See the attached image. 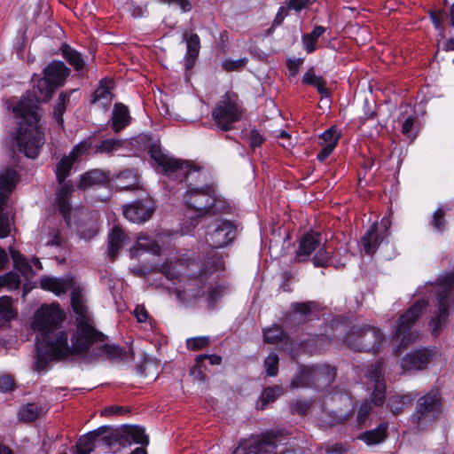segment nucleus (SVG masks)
Segmentation results:
<instances>
[{
    "label": "nucleus",
    "instance_id": "1",
    "mask_svg": "<svg viewBox=\"0 0 454 454\" xmlns=\"http://www.w3.org/2000/svg\"><path fill=\"white\" fill-rule=\"evenodd\" d=\"M106 336L95 327L92 317L79 318L70 338L65 331H59L48 341L51 356L58 359H66L74 356H85L90 348H97L106 341Z\"/></svg>",
    "mask_w": 454,
    "mask_h": 454
},
{
    "label": "nucleus",
    "instance_id": "2",
    "mask_svg": "<svg viewBox=\"0 0 454 454\" xmlns=\"http://www.w3.org/2000/svg\"><path fill=\"white\" fill-rule=\"evenodd\" d=\"M65 317L58 304L42 306L35 315L33 328L40 333L41 339L38 340V347L51 356V348L48 341L53 335H56L58 326L62 323Z\"/></svg>",
    "mask_w": 454,
    "mask_h": 454
},
{
    "label": "nucleus",
    "instance_id": "3",
    "mask_svg": "<svg viewBox=\"0 0 454 454\" xmlns=\"http://www.w3.org/2000/svg\"><path fill=\"white\" fill-rule=\"evenodd\" d=\"M16 140L19 151L27 158L35 159L38 156L44 144V135L38 124L40 116L33 119L31 116H20Z\"/></svg>",
    "mask_w": 454,
    "mask_h": 454
},
{
    "label": "nucleus",
    "instance_id": "4",
    "mask_svg": "<svg viewBox=\"0 0 454 454\" xmlns=\"http://www.w3.org/2000/svg\"><path fill=\"white\" fill-rule=\"evenodd\" d=\"M55 87L45 77L38 78L31 91H28L13 107L18 116H40L38 104L47 102L53 95Z\"/></svg>",
    "mask_w": 454,
    "mask_h": 454
},
{
    "label": "nucleus",
    "instance_id": "5",
    "mask_svg": "<svg viewBox=\"0 0 454 454\" xmlns=\"http://www.w3.org/2000/svg\"><path fill=\"white\" fill-rule=\"evenodd\" d=\"M185 203L188 208L194 210L195 215H191L192 218L214 215L224 207V202L217 198L212 186L188 190Z\"/></svg>",
    "mask_w": 454,
    "mask_h": 454
},
{
    "label": "nucleus",
    "instance_id": "6",
    "mask_svg": "<svg viewBox=\"0 0 454 454\" xmlns=\"http://www.w3.org/2000/svg\"><path fill=\"white\" fill-rule=\"evenodd\" d=\"M442 407L441 398L437 391H430L419 397L416 408L410 417L414 429L427 430L437 419Z\"/></svg>",
    "mask_w": 454,
    "mask_h": 454
},
{
    "label": "nucleus",
    "instance_id": "7",
    "mask_svg": "<svg viewBox=\"0 0 454 454\" xmlns=\"http://www.w3.org/2000/svg\"><path fill=\"white\" fill-rule=\"evenodd\" d=\"M383 340L384 335L380 329L367 325H360L350 328L344 341L354 350L378 352Z\"/></svg>",
    "mask_w": 454,
    "mask_h": 454
},
{
    "label": "nucleus",
    "instance_id": "8",
    "mask_svg": "<svg viewBox=\"0 0 454 454\" xmlns=\"http://www.w3.org/2000/svg\"><path fill=\"white\" fill-rule=\"evenodd\" d=\"M315 253L313 263L317 267H326L330 262V253L327 251L326 239L317 231L304 234L299 243L296 257L299 261L308 260Z\"/></svg>",
    "mask_w": 454,
    "mask_h": 454
},
{
    "label": "nucleus",
    "instance_id": "9",
    "mask_svg": "<svg viewBox=\"0 0 454 454\" xmlns=\"http://www.w3.org/2000/svg\"><path fill=\"white\" fill-rule=\"evenodd\" d=\"M20 181L18 172L10 167L0 169V239L11 233L12 221L5 209L10 195Z\"/></svg>",
    "mask_w": 454,
    "mask_h": 454
},
{
    "label": "nucleus",
    "instance_id": "10",
    "mask_svg": "<svg viewBox=\"0 0 454 454\" xmlns=\"http://www.w3.org/2000/svg\"><path fill=\"white\" fill-rule=\"evenodd\" d=\"M242 116V107L234 93H226L212 110V119L218 129L228 131Z\"/></svg>",
    "mask_w": 454,
    "mask_h": 454
},
{
    "label": "nucleus",
    "instance_id": "11",
    "mask_svg": "<svg viewBox=\"0 0 454 454\" xmlns=\"http://www.w3.org/2000/svg\"><path fill=\"white\" fill-rule=\"evenodd\" d=\"M427 307V302L425 300H419L400 317L398 325L394 332V339L395 342H399L400 346L404 347L419 339V334L413 326Z\"/></svg>",
    "mask_w": 454,
    "mask_h": 454
},
{
    "label": "nucleus",
    "instance_id": "12",
    "mask_svg": "<svg viewBox=\"0 0 454 454\" xmlns=\"http://www.w3.org/2000/svg\"><path fill=\"white\" fill-rule=\"evenodd\" d=\"M278 437V433L267 431L261 436L243 439L232 454H270L277 447Z\"/></svg>",
    "mask_w": 454,
    "mask_h": 454
},
{
    "label": "nucleus",
    "instance_id": "13",
    "mask_svg": "<svg viewBox=\"0 0 454 454\" xmlns=\"http://www.w3.org/2000/svg\"><path fill=\"white\" fill-rule=\"evenodd\" d=\"M236 237V227L229 221H217L212 231L207 233L206 240L213 248L228 245Z\"/></svg>",
    "mask_w": 454,
    "mask_h": 454
},
{
    "label": "nucleus",
    "instance_id": "14",
    "mask_svg": "<svg viewBox=\"0 0 454 454\" xmlns=\"http://www.w3.org/2000/svg\"><path fill=\"white\" fill-rule=\"evenodd\" d=\"M110 429V427L103 426L81 437L76 443V454H90L99 443L110 446L112 437L106 434Z\"/></svg>",
    "mask_w": 454,
    "mask_h": 454
},
{
    "label": "nucleus",
    "instance_id": "15",
    "mask_svg": "<svg viewBox=\"0 0 454 454\" xmlns=\"http://www.w3.org/2000/svg\"><path fill=\"white\" fill-rule=\"evenodd\" d=\"M90 149L87 142H82L75 145L68 155L63 156L55 168L56 178L59 184H63L69 176L73 165Z\"/></svg>",
    "mask_w": 454,
    "mask_h": 454
},
{
    "label": "nucleus",
    "instance_id": "16",
    "mask_svg": "<svg viewBox=\"0 0 454 454\" xmlns=\"http://www.w3.org/2000/svg\"><path fill=\"white\" fill-rule=\"evenodd\" d=\"M450 288L451 286H442L437 292V310L430 322L434 335H438L442 326L445 324L449 317L450 307L454 303L449 297Z\"/></svg>",
    "mask_w": 454,
    "mask_h": 454
},
{
    "label": "nucleus",
    "instance_id": "17",
    "mask_svg": "<svg viewBox=\"0 0 454 454\" xmlns=\"http://www.w3.org/2000/svg\"><path fill=\"white\" fill-rule=\"evenodd\" d=\"M434 351L430 348H421L409 353L401 363L404 371H420L427 368L433 359Z\"/></svg>",
    "mask_w": 454,
    "mask_h": 454
},
{
    "label": "nucleus",
    "instance_id": "18",
    "mask_svg": "<svg viewBox=\"0 0 454 454\" xmlns=\"http://www.w3.org/2000/svg\"><path fill=\"white\" fill-rule=\"evenodd\" d=\"M153 213V204L149 200L136 201L123 208L124 216L130 222L137 223L147 221Z\"/></svg>",
    "mask_w": 454,
    "mask_h": 454
},
{
    "label": "nucleus",
    "instance_id": "19",
    "mask_svg": "<svg viewBox=\"0 0 454 454\" xmlns=\"http://www.w3.org/2000/svg\"><path fill=\"white\" fill-rule=\"evenodd\" d=\"M207 272L200 275L199 278L190 279L184 290L176 291V296L180 301L190 304L195 302L204 294L203 278Z\"/></svg>",
    "mask_w": 454,
    "mask_h": 454
},
{
    "label": "nucleus",
    "instance_id": "20",
    "mask_svg": "<svg viewBox=\"0 0 454 454\" xmlns=\"http://www.w3.org/2000/svg\"><path fill=\"white\" fill-rule=\"evenodd\" d=\"M68 68L64 62L54 60L43 70L44 77L56 88L62 86L70 74Z\"/></svg>",
    "mask_w": 454,
    "mask_h": 454
},
{
    "label": "nucleus",
    "instance_id": "21",
    "mask_svg": "<svg viewBox=\"0 0 454 454\" xmlns=\"http://www.w3.org/2000/svg\"><path fill=\"white\" fill-rule=\"evenodd\" d=\"M152 159L162 168V170L170 176L172 173L183 170L184 164L176 159H173L164 154L160 148L156 145H152L149 150Z\"/></svg>",
    "mask_w": 454,
    "mask_h": 454
},
{
    "label": "nucleus",
    "instance_id": "22",
    "mask_svg": "<svg viewBox=\"0 0 454 454\" xmlns=\"http://www.w3.org/2000/svg\"><path fill=\"white\" fill-rule=\"evenodd\" d=\"M112 89L113 81L111 79H102L92 95L91 103L106 109L113 101Z\"/></svg>",
    "mask_w": 454,
    "mask_h": 454
},
{
    "label": "nucleus",
    "instance_id": "23",
    "mask_svg": "<svg viewBox=\"0 0 454 454\" xmlns=\"http://www.w3.org/2000/svg\"><path fill=\"white\" fill-rule=\"evenodd\" d=\"M60 188L59 189L57 192V204L58 208L60 214L63 215V217L66 219V221L68 220L70 211H71V205L69 203V197L74 192V185L71 184V182H63V184H59Z\"/></svg>",
    "mask_w": 454,
    "mask_h": 454
},
{
    "label": "nucleus",
    "instance_id": "24",
    "mask_svg": "<svg viewBox=\"0 0 454 454\" xmlns=\"http://www.w3.org/2000/svg\"><path fill=\"white\" fill-rule=\"evenodd\" d=\"M128 239L127 235L118 226H114L108 235V256L112 261L117 257L119 251L126 244Z\"/></svg>",
    "mask_w": 454,
    "mask_h": 454
},
{
    "label": "nucleus",
    "instance_id": "25",
    "mask_svg": "<svg viewBox=\"0 0 454 454\" xmlns=\"http://www.w3.org/2000/svg\"><path fill=\"white\" fill-rule=\"evenodd\" d=\"M184 40L186 42V54L184 58V66L186 69L193 67L195 61L199 56L200 49V41L197 34L188 35L184 34Z\"/></svg>",
    "mask_w": 454,
    "mask_h": 454
},
{
    "label": "nucleus",
    "instance_id": "26",
    "mask_svg": "<svg viewBox=\"0 0 454 454\" xmlns=\"http://www.w3.org/2000/svg\"><path fill=\"white\" fill-rule=\"evenodd\" d=\"M382 240L383 237L379 233L378 224L374 223L362 237L361 245L365 254L372 255L376 252Z\"/></svg>",
    "mask_w": 454,
    "mask_h": 454
},
{
    "label": "nucleus",
    "instance_id": "27",
    "mask_svg": "<svg viewBox=\"0 0 454 454\" xmlns=\"http://www.w3.org/2000/svg\"><path fill=\"white\" fill-rule=\"evenodd\" d=\"M108 181L107 175L101 169H91L80 176L78 188L87 190L93 186L102 185Z\"/></svg>",
    "mask_w": 454,
    "mask_h": 454
},
{
    "label": "nucleus",
    "instance_id": "28",
    "mask_svg": "<svg viewBox=\"0 0 454 454\" xmlns=\"http://www.w3.org/2000/svg\"><path fill=\"white\" fill-rule=\"evenodd\" d=\"M321 374V370L318 368H303L291 381V387H310L313 385L314 380H317Z\"/></svg>",
    "mask_w": 454,
    "mask_h": 454
},
{
    "label": "nucleus",
    "instance_id": "29",
    "mask_svg": "<svg viewBox=\"0 0 454 454\" xmlns=\"http://www.w3.org/2000/svg\"><path fill=\"white\" fill-rule=\"evenodd\" d=\"M93 356H104L109 360H122L126 357V352L119 346L107 344L104 341L93 348Z\"/></svg>",
    "mask_w": 454,
    "mask_h": 454
},
{
    "label": "nucleus",
    "instance_id": "30",
    "mask_svg": "<svg viewBox=\"0 0 454 454\" xmlns=\"http://www.w3.org/2000/svg\"><path fill=\"white\" fill-rule=\"evenodd\" d=\"M388 423L382 422L376 428L364 432L359 439L367 445H374L383 442L387 437Z\"/></svg>",
    "mask_w": 454,
    "mask_h": 454
},
{
    "label": "nucleus",
    "instance_id": "31",
    "mask_svg": "<svg viewBox=\"0 0 454 454\" xmlns=\"http://www.w3.org/2000/svg\"><path fill=\"white\" fill-rule=\"evenodd\" d=\"M40 285L43 289L53 292L59 295L67 293V291L71 287V281L69 279L44 276L41 278Z\"/></svg>",
    "mask_w": 454,
    "mask_h": 454
},
{
    "label": "nucleus",
    "instance_id": "32",
    "mask_svg": "<svg viewBox=\"0 0 454 454\" xmlns=\"http://www.w3.org/2000/svg\"><path fill=\"white\" fill-rule=\"evenodd\" d=\"M414 397L412 393L392 395L388 398L387 406L394 415H399L411 404Z\"/></svg>",
    "mask_w": 454,
    "mask_h": 454
},
{
    "label": "nucleus",
    "instance_id": "33",
    "mask_svg": "<svg viewBox=\"0 0 454 454\" xmlns=\"http://www.w3.org/2000/svg\"><path fill=\"white\" fill-rule=\"evenodd\" d=\"M130 121L129 109L123 104H115L112 114V126L115 132L126 127Z\"/></svg>",
    "mask_w": 454,
    "mask_h": 454
},
{
    "label": "nucleus",
    "instance_id": "34",
    "mask_svg": "<svg viewBox=\"0 0 454 454\" xmlns=\"http://www.w3.org/2000/svg\"><path fill=\"white\" fill-rule=\"evenodd\" d=\"M16 317L17 312L13 309L12 299L10 296L0 297V327L7 325Z\"/></svg>",
    "mask_w": 454,
    "mask_h": 454
},
{
    "label": "nucleus",
    "instance_id": "35",
    "mask_svg": "<svg viewBox=\"0 0 454 454\" xmlns=\"http://www.w3.org/2000/svg\"><path fill=\"white\" fill-rule=\"evenodd\" d=\"M44 412V407L42 405L36 403H27L20 409L18 417L22 421L32 422L40 418Z\"/></svg>",
    "mask_w": 454,
    "mask_h": 454
},
{
    "label": "nucleus",
    "instance_id": "36",
    "mask_svg": "<svg viewBox=\"0 0 454 454\" xmlns=\"http://www.w3.org/2000/svg\"><path fill=\"white\" fill-rule=\"evenodd\" d=\"M61 51L63 57L71 66L74 67L76 71H81L84 68L85 61L79 51H75L67 44H64L61 47Z\"/></svg>",
    "mask_w": 454,
    "mask_h": 454
},
{
    "label": "nucleus",
    "instance_id": "37",
    "mask_svg": "<svg viewBox=\"0 0 454 454\" xmlns=\"http://www.w3.org/2000/svg\"><path fill=\"white\" fill-rule=\"evenodd\" d=\"M184 164L183 170L176 171L178 175L184 176L185 181L187 182L188 190L193 189L195 184L193 182L200 181L202 177H205V175L200 172V169L195 168H191L190 164L186 161H181Z\"/></svg>",
    "mask_w": 454,
    "mask_h": 454
},
{
    "label": "nucleus",
    "instance_id": "38",
    "mask_svg": "<svg viewBox=\"0 0 454 454\" xmlns=\"http://www.w3.org/2000/svg\"><path fill=\"white\" fill-rule=\"evenodd\" d=\"M71 304L73 310L76 314L75 323H78L79 318L92 317L88 310V307L84 303L82 295L79 292H72Z\"/></svg>",
    "mask_w": 454,
    "mask_h": 454
},
{
    "label": "nucleus",
    "instance_id": "39",
    "mask_svg": "<svg viewBox=\"0 0 454 454\" xmlns=\"http://www.w3.org/2000/svg\"><path fill=\"white\" fill-rule=\"evenodd\" d=\"M10 254L13 261L15 268L23 275L35 274L31 263L20 252L11 248Z\"/></svg>",
    "mask_w": 454,
    "mask_h": 454
},
{
    "label": "nucleus",
    "instance_id": "40",
    "mask_svg": "<svg viewBox=\"0 0 454 454\" xmlns=\"http://www.w3.org/2000/svg\"><path fill=\"white\" fill-rule=\"evenodd\" d=\"M119 186L125 190L138 189V178L133 170H124L117 177Z\"/></svg>",
    "mask_w": 454,
    "mask_h": 454
},
{
    "label": "nucleus",
    "instance_id": "41",
    "mask_svg": "<svg viewBox=\"0 0 454 454\" xmlns=\"http://www.w3.org/2000/svg\"><path fill=\"white\" fill-rule=\"evenodd\" d=\"M282 394L283 388L278 385L264 388L260 396L262 403L260 409L264 410L267 404L273 403Z\"/></svg>",
    "mask_w": 454,
    "mask_h": 454
},
{
    "label": "nucleus",
    "instance_id": "42",
    "mask_svg": "<svg viewBox=\"0 0 454 454\" xmlns=\"http://www.w3.org/2000/svg\"><path fill=\"white\" fill-rule=\"evenodd\" d=\"M75 90H72V92H74ZM70 92H61L59 96L58 102L53 109V117L56 120V121L59 124H63V114L66 111L67 105L69 102L70 99Z\"/></svg>",
    "mask_w": 454,
    "mask_h": 454
},
{
    "label": "nucleus",
    "instance_id": "43",
    "mask_svg": "<svg viewBox=\"0 0 454 454\" xmlns=\"http://www.w3.org/2000/svg\"><path fill=\"white\" fill-rule=\"evenodd\" d=\"M134 248L147 251L153 254H159L160 252V247L157 242L147 236H139Z\"/></svg>",
    "mask_w": 454,
    "mask_h": 454
},
{
    "label": "nucleus",
    "instance_id": "44",
    "mask_svg": "<svg viewBox=\"0 0 454 454\" xmlns=\"http://www.w3.org/2000/svg\"><path fill=\"white\" fill-rule=\"evenodd\" d=\"M348 444L342 442H328L320 447V454H345L348 450Z\"/></svg>",
    "mask_w": 454,
    "mask_h": 454
},
{
    "label": "nucleus",
    "instance_id": "45",
    "mask_svg": "<svg viewBox=\"0 0 454 454\" xmlns=\"http://www.w3.org/2000/svg\"><path fill=\"white\" fill-rule=\"evenodd\" d=\"M127 434L136 442L142 445L149 443L148 435L145 429L138 426H131L127 429Z\"/></svg>",
    "mask_w": 454,
    "mask_h": 454
},
{
    "label": "nucleus",
    "instance_id": "46",
    "mask_svg": "<svg viewBox=\"0 0 454 454\" xmlns=\"http://www.w3.org/2000/svg\"><path fill=\"white\" fill-rule=\"evenodd\" d=\"M340 134L333 127L325 130L320 137L321 145L330 146L334 149L338 144Z\"/></svg>",
    "mask_w": 454,
    "mask_h": 454
},
{
    "label": "nucleus",
    "instance_id": "47",
    "mask_svg": "<svg viewBox=\"0 0 454 454\" xmlns=\"http://www.w3.org/2000/svg\"><path fill=\"white\" fill-rule=\"evenodd\" d=\"M0 284L9 290L16 289L20 284V278L16 272L11 271L0 277Z\"/></svg>",
    "mask_w": 454,
    "mask_h": 454
},
{
    "label": "nucleus",
    "instance_id": "48",
    "mask_svg": "<svg viewBox=\"0 0 454 454\" xmlns=\"http://www.w3.org/2000/svg\"><path fill=\"white\" fill-rule=\"evenodd\" d=\"M366 377L373 384L378 383V381L385 382L382 376V364L378 362L371 364L367 368Z\"/></svg>",
    "mask_w": 454,
    "mask_h": 454
},
{
    "label": "nucleus",
    "instance_id": "49",
    "mask_svg": "<svg viewBox=\"0 0 454 454\" xmlns=\"http://www.w3.org/2000/svg\"><path fill=\"white\" fill-rule=\"evenodd\" d=\"M121 146V140L117 139H105L97 145L96 152L102 153H111Z\"/></svg>",
    "mask_w": 454,
    "mask_h": 454
},
{
    "label": "nucleus",
    "instance_id": "50",
    "mask_svg": "<svg viewBox=\"0 0 454 454\" xmlns=\"http://www.w3.org/2000/svg\"><path fill=\"white\" fill-rule=\"evenodd\" d=\"M36 348L38 350L37 358L35 364V370L37 372L44 371L50 361L51 360H59L56 357H53L50 355H47L44 350H41L38 347V343L36 344Z\"/></svg>",
    "mask_w": 454,
    "mask_h": 454
},
{
    "label": "nucleus",
    "instance_id": "51",
    "mask_svg": "<svg viewBox=\"0 0 454 454\" xmlns=\"http://www.w3.org/2000/svg\"><path fill=\"white\" fill-rule=\"evenodd\" d=\"M374 388L372 394V401L376 406H380L385 402L386 384L380 382L373 384Z\"/></svg>",
    "mask_w": 454,
    "mask_h": 454
},
{
    "label": "nucleus",
    "instance_id": "52",
    "mask_svg": "<svg viewBox=\"0 0 454 454\" xmlns=\"http://www.w3.org/2000/svg\"><path fill=\"white\" fill-rule=\"evenodd\" d=\"M278 356L276 353L270 354L264 360L266 373L270 377H274L278 374Z\"/></svg>",
    "mask_w": 454,
    "mask_h": 454
},
{
    "label": "nucleus",
    "instance_id": "53",
    "mask_svg": "<svg viewBox=\"0 0 454 454\" xmlns=\"http://www.w3.org/2000/svg\"><path fill=\"white\" fill-rule=\"evenodd\" d=\"M264 340L269 343H275L281 339L283 335V330L280 326L274 325L273 327L268 328L263 333Z\"/></svg>",
    "mask_w": 454,
    "mask_h": 454
},
{
    "label": "nucleus",
    "instance_id": "54",
    "mask_svg": "<svg viewBox=\"0 0 454 454\" xmlns=\"http://www.w3.org/2000/svg\"><path fill=\"white\" fill-rule=\"evenodd\" d=\"M208 337H195L187 340V348L192 350H200L209 345Z\"/></svg>",
    "mask_w": 454,
    "mask_h": 454
},
{
    "label": "nucleus",
    "instance_id": "55",
    "mask_svg": "<svg viewBox=\"0 0 454 454\" xmlns=\"http://www.w3.org/2000/svg\"><path fill=\"white\" fill-rule=\"evenodd\" d=\"M247 62V59L246 58L232 60V59H226L222 63V67L223 70L227 72L231 71H237L240 68L244 67Z\"/></svg>",
    "mask_w": 454,
    "mask_h": 454
},
{
    "label": "nucleus",
    "instance_id": "56",
    "mask_svg": "<svg viewBox=\"0 0 454 454\" xmlns=\"http://www.w3.org/2000/svg\"><path fill=\"white\" fill-rule=\"evenodd\" d=\"M310 404V402L298 400L291 404L290 410L294 414L304 416L308 413Z\"/></svg>",
    "mask_w": 454,
    "mask_h": 454
},
{
    "label": "nucleus",
    "instance_id": "57",
    "mask_svg": "<svg viewBox=\"0 0 454 454\" xmlns=\"http://www.w3.org/2000/svg\"><path fill=\"white\" fill-rule=\"evenodd\" d=\"M225 291L224 286H215L212 287L207 294L208 303L213 306L223 294Z\"/></svg>",
    "mask_w": 454,
    "mask_h": 454
},
{
    "label": "nucleus",
    "instance_id": "58",
    "mask_svg": "<svg viewBox=\"0 0 454 454\" xmlns=\"http://www.w3.org/2000/svg\"><path fill=\"white\" fill-rule=\"evenodd\" d=\"M416 121V117L409 116L402 125V132L404 136L409 138H414L415 134L413 133V126Z\"/></svg>",
    "mask_w": 454,
    "mask_h": 454
},
{
    "label": "nucleus",
    "instance_id": "59",
    "mask_svg": "<svg viewBox=\"0 0 454 454\" xmlns=\"http://www.w3.org/2000/svg\"><path fill=\"white\" fill-rule=\"evenodd\" d=\"M444 211L438 208L433 215L432 223L437 231H442L445 224Z\"/></svg>",
    "mask_w": 454,
    "mask_h": 454
},
{
    "label": "nucleus",
    "instance_id": "60",
    "mask_svg": "<svg viewBox=\"0 0 454 454\" xmlns=\"http://www.w3.org/2000/svg\"><path fill=\"white\" fill-rule=\"evenodd\" d=\"M372 411V404L369 401H364L359 407L358 412H357V420L358 423H363L367 416L370 414Z\"/></svg>",
    "mask_w": 454,
    "mask_h": 454
},
{
    "label": "nucleus",
    "instance_id": "61",
    "mask_svg": "<svg viewBox=\"0 0 454 454\" xmlns=\"http://www.w3.org/2000/svg\"><path fill=\"white\" fill-rule=\"evenodd\" d=\"M161 271L168 279H175L179 276L178 271L176 270V264L173 262L162 265Z\"/></svg>",
    "mask_w": 454,
    "mask_h": 454
},
{
    "label": "nucleus",
    "instance_id": "62",
    "mask_svg": "<svg viewBox=\"0 0 454 454\" xmlns=\"http://www.w3.org/2000/svg\"><path fill=\"white\" fill-rule=\"evenodd\" d=\"M14 387V380L10 375L0 376V390L7 392L12 390Z\"/></svg>",
    "mask_w": 454,
    "mask_h": 454
},
{
    "label": "nucleus",
    "instance_id": "63",
    "mask_svg": "<svg viewBox=\"0 0 454 454\" xmlns=\"http://www.w3.org/2000/svg\"><path fill=\"white\" fill-rule=\"evenodd\" d=\"M264 138L256 130H251L249 134V144L252 148L259 147L263 143Z\"/></svg>",
    "mask_w": 454,
    "mask_h": 454
},
{
    "label": "nucleus",
    "instance_id": "64",
    "mask_svg": "<svg viewBox=\"0 0 454 454\" xmlns=\"http://www.w3.org/2000/svg\"><path fill=\"white\" fill-rule=\"evenodd\" d=\"M309 4V0H289L287 5L291 10L295 12H301L302 9H305Z\"/></svg>",
    "mask_w": 454,
    "mask_h": 454
}]
</instances>
